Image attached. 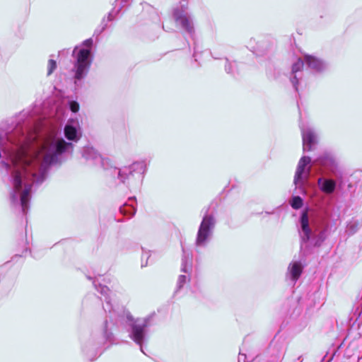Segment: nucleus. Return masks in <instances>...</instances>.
<instances>
[{"instance_id": "nucleus-1", "label": "nucleus", "mask_w": 362, "mask_h": 362, "mask_svg": "<svg viewBox=\"0 0 362 362\" xmlns=\"http://www.w3.org/2000/svg\"><path fill=\"white\" fill-rule=\"evenodd\" d=\"M74 145L58 137L54 132L47 135L31 152L16 153L11 163L1 162V166L11 174V204L19 207L27 215L30 207L32 187L42 184L52 166L59 165L66 153H71Z\"/></svg>"}, {"instance_id": "nucleus-2", "label": "nucleus", "mask_w": 362, "mask_h": 362, "mask_svg": "<svg viewBox=\"0 0 362 362\" xmlns=\"http://www.w3.org/2000/svg\"><path fill=\"white\" fill-rule=\"evenodd\" d=\"M309 211L310 207L306 206L300 211L297 223L300 260L291 262L286 273V279L292 286L296 284L303 272L305 266L301 261H305L307 256L314 254L315 250L322 245L336 225L332 213L328 209H322L311 216Z\"/></svg>"}, {"instance_id": "nucleus-3", "label": "nucleus", "mask_w": 362, "mask_h": 362, "mask_svg": "<svg viewBox=\"0 0 362 362\" xmlns=\"http://www.w3.org/2000/svg\"><path fill=\"white\" fill-rule=\"evenodd\" d=\"M88 279L93 280L95 288L104 296L105 304L103 305V309L109 314L108 318L110 322L125 330L129 334V337L136 342V320L133 315L124 306L112 305L110 296V290L107 286L98 282L95 278L88 276Z\"/></svg>"}, {"instance_id": "nucleus-4", "label": "nucleus", "mask_w": 362, "mask_h": 362, "mask_svg": "<svg viewBox=\"0 0 362 362\" xmlns=\"http://www.w3.org/2000/svg\"><path fill=\"white\" fill-rule=\"evenodd\" d=\"M304 66L315 76L322 75L329 69V64L327 61L314 55L305 54L303 58H298L291 65L288 75L289 81L296 93L299 92L303 81Z\"/></svg>"}, {"instance_id": "nucleus-5", "label": "nucleus", "mask_w": 362, "mask_h": 362, "mask_svg": "<svg viewBox=\"0 0 362 362\" xmlns=\"http://www.w3.org/2000/svg\"><path fill=\"white\" fill-rule=\"evenodd\" d=\"M82 157L89 165H100L104 170H112L111 174L117 175L120 182L124 184H129L131 180H134V173L136 170L134 163H132L129 166H124L120 169L115 167H110V168H109L110 160L102 158L95 148L90 146H86L83 148L82 151Z\"/></svg>"}, {"instance_id": "nucleus-6", "label": "nucleus", "mask_w": 362, "mask_h": 362, "mask_svg": "<svg viewBox=\"0 0 362 362\" xmlns=\"http://www.w3.org/2000/svg\"><path fill=\"white\" fill-rule=\"evenodd\" d=\"M93 43L92 38H88L83 42V47L76 46L72 51V56L75 58L72 71L74 73V78L76 86H78V82L86 77L90 70L93 62L91 51Z\"/></svg>"}, {"instance_id": "nucleus-7", "label": "nucleus", "mask_w": 362, "mask_h": 362, "mask_svg": "<svg viewBox=\"0 0 362 362\" xmlns=\"http://www.w3.org/2000/svg\"><path fill=\"white\" fill-rule=\"evenodd\" d=\"M311 163L312 158L308 156H303L299 160L293 178L296 193L307 195V187L310 185Z\"/></svg>"}, {"instance_id": "nucleus-8", "label": "nucleus", "mask_w": 362, "mask_h": 362, "mask_svg": "<svg viewBox=\"0 0 362 362\" xmlns=\"http://www.w3.org/2000/svg\"><path fill=\"white\" fill-rule=\"evenodd\" d=\"M216 220L213 214L209 213L207 209L204 214L195 238L197 247H206L211 240L216 227Z\"/></svg>"}, {"instance_id": "nucleus-9", "label": "nucleus", "mask_w": 362, "mask_h": 362, "mask_svg": "<svg viewBox=\"0 0 362 362\" xmlns=\"http://www.w3.org/2000/svg\"><path fill=\"white\" fill-rule=\"evenodd\" d=\"M156 313L152 312L145 317H137V345L139 346L140 351L146 356H148L146 352L148 328L153 325Z\"/></svg>"}, {"instance_id": "nucleus-10", "label": "nucleus", "mask_w": 362, "mask_h": 362, "mask_svg": "<svg viewBox=\"0 0 362 362\" xmlns=\"http://www.w3.org/2000/svg\"><path fill=\"white\" fill-rule=\"evenodd\" d=\"M172 16L176 25L194 40L195 28L192 16L187 11H180L178 8H173Z\"/></svg>"}, {"instance_id": "nucleus-11", "label": "nucleus", "mask_w": 362, "mask_h": 362, "mask_svg": "<svg viewBox=\"0 0 362 362\" xmlns=\"http://www.w3.org/2000/svg\"><path fill=\"white\" fill-rule=\"evenodd\" d=\"M314 163L318 168L319 173L325 175L334 173L337 168L335 159L328 153L320 155L315 159Z\"/></svg>"}, {"instance_id": "nucleus-12", "label": "nucleus", "mask_w": 362, "mask_h": 362, "mask_svg": "<svg viewBox=\"0 0 362 362\" xmlns=\"http://www.w3.org/2000/svg\"><path fill=\"white\" fill-rule=\"evenodd\" d=\"M133 0H116L113 8L109 12L107 18H103L101 21L99 33H103L108 25V22L116 19L122 8L128 7Z\"/></svg>"}, {"instance_id": "nucleus-13", "label": "nucleus", "mask_w": 362, "mask_h": 362, "mask_svg": "<svg viewBox=\"0 0 362 362\" xmlns=\"http://www.w3.org/2000/svg\"><path fill=\"white\" fill-rule=\"evenodd\" d=\"M317 184L320 190L327 194H333L341 188V180H335L327 176L319 177Z\"/></svg>"}, {"instance_id": "nucleus-14", "label": "nucleus", "mask_w": 362, "mask_h": 362, "mask_svg": "<svg viewBox=\"0 0 362 362\" xmlns=\"http://www.w3.org/2000/svg\"><path fill=\"white\" fill-rule=\"evenodd\" d=\"M300 128L302 134L303 151H313L317 144L316 134L310 127L300 126Z\"/></svg>"}, {"instance_id": "nucleus-15", "label": "nucleus", "mask_w": 362, "mask_h": 362, "mask_svg": "<svg viewBox=\"0 0 362 362\" xmlns=\"http://www.w3.org/2000/svg\"><path fill=\"white\" fill-rule=\"evenodd\" d=\"M64 133L68 140L78 141L81 136V129L78 119H69L64 127Z\"/></svg>"}, {"instance_id": "nucleus-16", "label": "nucleus", "mask_w": 362, "mask_h": 362, "mask_svg": "<svg viewBox=\"0 0 362 362\" xmlns=\"http://www.w3.org/2000/svg\"><path fill=\"white\" fill-rule=\"evenodd\" d=\"M151 160V156L150 155L140 156L137 159V173L140 172L142 175L141 182H143L144 175L148 170V166L149 165Z\"/></svg>"}, {"instance_id": "nucleus-17", "label": "nucleus", "mask_w": 362, "mask_h": 362, "mask_svg": "<svg viewBox=\"0 0 362 362\" xmlns=\"http://www.w3.org/2000/svg\"><path fill=\"white\" fill-rule=\"evenodd\" d=\"M136 200L135 197H129V202H133ZM119 211L121 214H124V216H128L129 217H132L136 213V208L134 206L132 203H125L123 206H120Z\"/></svg>"}, {"instance_id": "nucleus-18", "label": "nucleus", "mask_w": 362, "mask_h": 362, "mask_svg": "<svg viewBox=\"0 0 362 362\" xmlns=\"http://www.w3.org/2000/svg\"><path fill=\"white\" fill-rule=\"evenodd\" d=\"M182 257L180 271L185 274H189L192 271V263L187 255L185 247L182 245Z\"/></svg>"}, {"instance_id": "nucleus-19", "label": "nucleus", "mask_w": 362, "mask_h": 362, "mask_svg": "<svg viewBox=\"0 0 362 362\" xmlns=\"http://www.w3.org/2000/svg\"><path fill=\"white\" fill-rule=\"evenodd\" d=\"M226 64L225 71L227 74L236 76L239 74L238 69V63L235 61L230 62L227 57H225Z\"/></svg>"}, {"instance_id": "nucleus-20", "label": "nucleus", "mask_w": 362, "mask_h": 362, "mask_svg": "<svg viewBox=\"0 0 362 362\" xmlns=\"http://www.w3.org/2000/svg\"><path fill=\"white\" fill-rule=\"evenodd\" d=\"M289 204L292 209L298 210L304 205V199L299 195L293 194L289 199Z\"/></svg>"}, {"instance_id": "nucleus-21", "label": "nucleus", "mask_w": 362, "mask_h": 362, "mask_svg": "<svg viewBox=\"0 0 362 362\" xmlns=\"http://www.w3.org/2000/svg\"><path fill=\"white\" fill-rule=\"evenodd\" d=\"M266 74L269 80H278L281 76V71L279 68L271 66L267 69Z\"/></svg>"}, {"instance_id": "nucleus-22", "label": "nucleus", "mask_w": 362, "mask_h": 362, "mask_svg": "<svg viewBox=\"0 0 362 362\" xmlns=\"http://www.w3.org/2000/svg\"><path fill=\"white\" fill-rule=\"evenodd\" d=\"M189 280L187 276L185 274H180L178 276L176 289L175 291V293L176 294L180 289H182L184 285L186 284L187 281Z\"/></svg>"}, {"instance_id": "nucleus-23", "label": "nucleus", "mask_w": 362, "mask_h": 362, "mask_svg": "<svg viewBox=\"0 0 362 362\" xmlns=\"http://www.w3.org/2000/svg\"><path fill=\"white\" fill-rule=\"evenodd\" d=\"M142 255L141 257V267H145L148 265V259L151 257L150 251H146L143 247H141Z\"/></svg>"}, {"instance_id": "nucleus-24", "label": "nucleus", "mask_w": 362, "mask_h": 362, "mask_svg": "<svg viewBox=\"0 0 362 362\" xmlns=\"http://www.w3.org/2000/svg\"><path fill=\"white\" fill-rule=\"evenodd\" d=\"M108 326H109V322H108V320H106L104 323V329H103L104 337L105 338V339L107 341H110L112 339V334L110 331V329H109Z\"/></svg>"}, {"instance_id": "nucleus-25", "label": "nucleus", "mask_w": 362, "mask_h": 362, "mask_svg": "<svg viewBox=\"0 0 362 362\" xmlns=\"http://www.w3.org/2000/svg\"><path fill=\"white\" fill-rule=\"evenodd\" d=\"M57 62L53 59H49L47 62V76H50L57 69Z\"/></svg>"}, {"instance_id": "nucleus-26", "label": "nucleus", "mask_w": 362, "mask_h": 362, "mask_svg": "<svg viewBox=\"0 0 362 362\" xmlns=\"http://www.w3.org/2000/svg\"><path fill=\"white\" fill-rule=\"evenodd\" d=\"M355 306L356 308L354 313V315H355L357 319L362 315V293Z\"/></svg>"}, {"instance_id": "nucleus-27", "label": "nucleus", "mask_w": 362, "mask_h": 362, "mask_svg": "<svg viewBox=\"0 0 362 362\" xmlns=\"http://www.w3.org/2000/svg\"><path fill=\"white\" fill-rule=\"evenodd\" d=\"M69 107L72 112H77L79 110V104L75 100H69Z\"/></svg>"}, {"instance_id": "nucleus-28", "label": "nucleus", "mask_w": 362, "mask_h": 362, "mask_svg": "<svg viewBox=\"0 0 362 362\" xmlns=\"http://www.w3.org/2000/svg\"><path fill=\"white\" fill-rule=\"evenodd\" d=\"M255 42V40L254 39H250V42H249V46L248 48L254 53L256 55H261L262 54L263 52L262 51H259V47L258 46L255 47V46H253L252 44L253 42Z\"/></svg>"}, {"instance_id": "nucleus-29", "label": "nucleus", "mask_w": 362, "mask_h": 362, "mask_svg": "<svg viewBox=\"0 0 362 362\" xmlns=\"http://www.w3.org/2000/svg\"><path fill=\"white\" fill-rule=\"evenodd\" d=\"M173 8H178L180 11H187L188 0H180L179 5L176 6Z\"/></svg>"}, {"instance_id": "nucleus-30", "label": "nucleus", "mask_w": 362, "mask_h": 362, "mask_svg": "<svg viewBox=\"0 0 362 362\" xmlns=\"http://www.w3.org/2000/svg\"><path fill=\"white\" fill-rule=\"evenodd\" d=\"M141 5L142 6L143 8H146L148 13H156V11L153 6H152L151 4L144 2L141 3Z\"/></svg>"}, {"instance_id": "nucleus-31", "label": "nucleus", "mask_w": 362, "mask_h": 362, "mask_svg": "<svg viewBox=\"0 0 362 362\" xmlns=\"http://www.w3.org/2000/svg\"><path fill=\"white\" fill-rule=\"evenodd\" d=\"M348 230H350V232L351 233H356V231L357 230V228H356V226H354L352 224H349L348 225Z\"/></svg>"}, {"instance_id": "nucleus-32", "label": "nucleus", "mask_w": 362, "mask_h": 362, "mask_svg": "<svg viewBox=\"0 0 362 362\" xmlns=\"http://www.w3.org/2000/svg\"><path fill=\"white\" fill-rule=\"evenodd\" d=\"M64 54H69V49H63L59 52V56L62 55Z\"/></svg>"}, {"instance_id": "nucleus-33", "label": "nucleus", "mask_w": 362, "mask_h": 362, "mask_svg": "<svg viewBox=\"0 0 362 362\" xmlns=\"http://www.w3.org/2000/svg\"><path fill=\"white\" fill-rule=\"evenodd\" d=\"M242 357L243 358V361L245 360L246 358V355L245 354H243L241 353H240V356H239V358H238V361L240 362V361L241 360ZM245 362V361H244Z\"/></svg>"}, {"instance_id": "nucleus-34", "label": "nucleus", "mask_w": 362, "mask_h": 362, "mask_svg": "<svg viewBox=\"0 0 362 362\" xmlns=\"http://www.w3.org/2000/svg\"><path fill=\"white\" fill-rule=\"evenodd\" d=\"M100 27L99 26L98 28H97L94 32V35H100L102 33H99L100 31Z\"/></svg>"}, {"instance_id": "nucleus-35", "label": "nucleus", "mask_w": 362, "mask_h": 362, "mask_svg": "<svg viewBox=\"0 0 362 362\" xmlns=\"http://www.w3.org/2000/svg\"><path fill=\"white\" fill-rule=\"evenodd\" d=\"M210 54H211V57H212L214 59H221V57L217 56V55H216V54H213L212 52H210Z\"/></svg>"}, {"instance_id": "nucleus-36", "label": "nucleus", "mask_w": 362, "mask_h": 362, "mask_svg": "<svg viewBox=\"0 0 362 362\" xmlns=\"http://www.w3.org/2000/svg\"><path fill=\"white\" fill-rule=\"evenodd\" d=\"M194 51L193 57H196V56H197V51L196 43H195V42H194Z\"/></svg>"}, {"instance_id": "nucleus-37", "label": "nucleus", "mask_w": 362, "mask_h": 362, "mask_svg": "<svg viewBox=\"0 0 362 362\" xmlns=\"http://www.w3.org/2000/svg\"><path fill=\"white\" fill-rule=\"evenodd\" d=\"M302 356H299L296 360L293 361V362H302L303 360H301Z\"/></svg>"}, {"instance_id": "nucleus-38", "label": "nucleus", "mask_w": 362, "mask_h": 362, "mask_svg": "<svg viewBox=\"0 0 362 362\" xmlns=\"http://www.w3.org/2000/svg\"><path fill=\"white\" fill-rule=\"evenodd\" d=\"M274 211H265L266 214H272Z\"/></svg>"}]
</instances>
